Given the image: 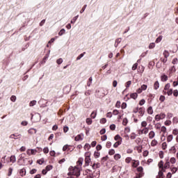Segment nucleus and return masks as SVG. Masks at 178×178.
<instances>
[{"label":"nucleus","instance_id":"1","mask_svg":"<svg viewBox=\"0 0 178 178\" xmlns=\"http://www.w3.org/2000/svg\"><path fill=\"white\" fill-rule=\"evenodd\" d=\"M69 172L67 173V176H73L74 177L78 178L80 176V172L81 170L80 168L74 166H70L68 168Z\"/></svg>","mask_w":178,"mask_h":178},{"label":"nucleus","instance_id":"2","mask_svg":"<svg viewBox=\"0 0 178 178\" xmlns=\"http://www.w3.org/2000/svg\"><path fill=\"white\" fill-rule=\"evenodd\" d=\"M91 156V152H88L85 153V163L86 166H88L90 165V162H91V159L90 158Z\"/></svg>","mask_w":178,"mask_h":178},{"label":"nucleus","instance_id":"3","mask_svg":"<svg viewBox=\"0 0 178 178\" xmlns=\"http://www.w3.org/2000/svg\"><path fill=\"white\" fill-rule=\"evenodd\" d=\"M83 162H84V159L83 158H79L76 162V168H78L81 170V166H83Z\"/></svg>","mask_w":178,"mask_h":178},{"label":"nucleus","instance_id":"4","mask_svg":"<svg viewBox=\"0 0 178 178\" xmlns=\"http://www.w3.org/2000/svg\"><path fill=\"white\" fill-rule=\"evenodd\" d=\"M51 52L50 50H49L48 54H45V56L43 58V60L40 63V65H44V63L47 62V59L49 58V53Z\"/></svg>","mask_w":178,"mask_h":178},{"label":"nucleus","instance_id":"5","mask_svg":"<svg viewBox=\"0 0 178 178\" xmlns=\"http://www.w3.org/2000/svg\"><path fill=\"white\" fill-rule=\"evenodd\" d=\"M72 149V145H65L63 147V151H70Z\"/></svg>","mask_w":178,"mask_h":178},{"label":"nucleus","instance_id":"6","mask_svg":"<svg viewBox=\"0 0 178 178\" xmlns=\"http://www.w3.org/2000/svg\"><path fill=\"white\" fill-rule=\"evenodd\" d=\"M139 113L140 116H144V113H145V108L140 107L139 108Z\"/></svg>","mask_w":178,"mask_h":178},{"label":"nucleus","instance_id":"7","mask_svg":"<svg viewBox=\"0 0 178 178\" xmlns=\"http://www.w3.org/2000/svg\"><path fill=\"white\" fill-rule=\"evenodd\" d=\"M163 55L164 58L168 59V58H169L170 54L169 53V51L168 50H164Z\"/></svg>","mask_w":178,"mask_h":178},{"label":"nucleus","instance_id":"8","mask_svg":"<svg viewBox=\"0 0 178 178\" xmlns=\"http://www.w3.org/2000/svg\"><path fill=\"white\" fill-rule=\"evenodd\" d=\"M83 135H78L74 138L75 141H81L83 140Z\"/></svg>","mask_w":178,"mask_h":178},{"label":"nucleus","instance_id":"9","mask_svg":"<svg viewBox=\"0 0 178 178\" xmlns=\"http://www.w3.org/2000/svg\"><path fill=\"white\" fill-rule=\"evenodd\" d=\"M19 175L23 177V176H26V169L22 168L19 170Z\"/></svg>","mask_w":178,"mask_h":178},{"label":"nucleus","instance_id":"10","mask_svg":"<svg viewBox=\"0 0 178 178\" xmlns=\"http://www.w3.org/2000/svg\"><path fill=\"white\" fill-rule=\"evenodd\" d=\"M170 168V162H169V160H167L165 163L164 164V168L169 169Z\"/></svg>","mask_w":178,"mask_h":178},{"label":"nucleus","instance_id":"11","mask_svg":"<svg viewBox=\"0 0 178 178\" xmlns=\"http://www.w3.org/2000/svg\"><path fill=\"white\" fill-rule=\"evenodd\" d=\"M149 130V129L148 128H143V129L140 130V133L142 134H147Z\"/></svg>","mask_w":178,"mask_h":178},{"label":"nucleus","instance_id":"12","mask_svg":"<svg viewBox=\"0 0 178 178\" xmlns=\"http://www.w3.org/2000/svg\"><path fill=\"white\" fill-rule=\"evenodd\" d=\"M35 133H37V129H35L34 128H31L29 130V134H35Z\"/></svg>","mask_w":178,"mask_h":178},{"label":"nucleus","instance_id":"13","mask_svg":"<svg viewBox=\"0 0 178 178\" xmlns=\"http://www.w3.org/2000/svg\"><path fill=\"white\" fill-rule=\"evenodd\" d=\"M10 162L12 163H15V162H16V156L15 155H13L10 157Z\"/></svg>","mask_w":178,"mask_h":178},{"label":"nucleus","instance_id":"14","mask_svg":"<svg viewBox=\"0 0 178 178\" xmlns=\"http://www.w3.org/2000/svg\"><path fill=\"white\" fill-rule=\"evenodd\" d=\"M120 158H122V156L120 155V154H115L114 155L115 161H119V159H120Z\"/></svg>","mask_w":178,"mask_h":178},{"label":"nucleus","instance_id":"15","mask_svg":"<svg viewBox=\"0 0 178 178\" xmlns=\"http://www.w3.org/2000/svg\"><path fill=\"white\" fill-rule=\"evenodd\" d=\"M77 19H79V15L74 17L73 19H71L70 23L72 24H74L76 23V20H77Z\"/></svg>","mask_w":178,"mask_h":178},{"label":"nucleus","instance_id":"16","mask_svg":"<svg viewBox=\"0 0 178 178\" xmlns=\"http://www.w3.org/2000/svg\"><path fill=\"white\" fill-rule=\"evenodd\" d=\"M162 38H163V36H162V35L159 36V37L156 39L155 42H156V44H159V42H161V41H162Z\"/></svg>","mask_w":178,"mask_h":178},{"label":"nucleus","instance_id":"17","mask_svg":"<svg viewBox=\"0 0 178 178\" xmlns=\"http://www.w3.org/2000/svg\"><path fill=\"white\" fill-rule=\"evenodd\" d=\"M159 88V81H156L154 85V89L158 90Z\"/></svg>","mask_w":178,"mask_h":178},{"label":"nucleus","instance_id":"18","mask_svg":"<svg viewBox=\"0 0 178 178\" xmlns=\"http://www.w3.org/2000/svg\"><path fill=\"white\" fill-rule=\"evenodd\" d=\"M114 140L115 141H120V143H122V137H120L119 135H116L114 138Z\"/></svg>","mask_w":178,"mask_h":178},{"label":"nucleus","instance_id":"19","mask_svg":"<svg viewBox=\"0 0 178 178\" xmlns=\"http://www.w3.org/2000/svg\"><path fill=\"white\" fill-rule=\"evenodd\" d=\"M131 98L133 99H137V97H138V95L137 93H132L130 95Z\"/></svg>","mask_w":178,"mask_h":178},{"label":"nucleus","instance_id":"20","mask_svg":"<svg viewBox=\"0 0 178 178\" xmlns=\"http://www.w3.org/2000/svg\"><path fill=\"white\" fill-rule=\"evenodd\" d=\"M158 166H159V169H162V170H163V161H161L159 164H158Z\"/></svg>","mask_w":178,"mask_h":178},{"label":"nucleus","instance_id":"21","mask_svg":"<svg viewBox=\"0 0 178 178\" xmlns=\"http://www.w3.org/2000/svg\"><path fill=\"white\" fill-rule=\"evenodd\" d=\"M147 113H149V115H152V113H154V110H152V106H149L147 108Z\"/></svg>","mask_w":178,"mask_h":178},{"label":"nucleus","instance_id":"22","mask_svg":"<svg viewBox=\"0 0 178 178\" xmlns=\"http://www.w3.org/2000/svg\"><path fill=\"white\" fill-rule=\"evenodd\" d=\"M135 149H136L139 154L143 152V147L141 146H136Z\"/></svg>","mask_w":178,"mask_h":178},{"label":"nucleus","instance_id":"23","mask_svg":"<svg viewBox=\"0 0 178 178\" xmlns=\"http://www.w3.org/2000/svg\"><path fill=\"white\" fill-rule=\"evenodd\" d=\"M170 152L171 154H176V147L175 146H172L170 148Z\"/></svg>","mask_w":178,"mask_h":178},{"label":"nucleus","instance_id":"24","mask_svg":"<svg viewBox=\"0 0 178 178\" xmlns=\"http://www.w3.org/2000/svg\"><path fill=\"white\" fill-rule=\"evenodd\" d=\"M65 33H66V30H65V29H62L59 33H58V35L62 36L63 35V34H65Z\"/></svg>","mask_w":178,"mask_h":178},{"label":"nucleus","instance_id":"25","mask_svg":"<svg viewBox=\"0 0 178 178\" xmlns=\"http://www.w3.org/2000/svg\"><path fill=\"white\" fill-rule=\"evenodd\" d=\"M162 149L165 150L166 149V148H168V144L166 143V142H163L162 143V146H161Z\"/></svg>","mask_w":178,"mask_h":178},{"label":"nucleus","instance_id":"26","mask_svg":"<svg viewBox=\"0 0 178 178\" xmlns=\"http://www.w3.org/2000/svg\"><path fill=\"white\" fill-rule=\"evenodd\" d=\"M54 167L51 165H48L46 166L45 168V170L47 171V172H49V170H52V168Z\"/></svg>","mask_w":178,"mask_h":178},{"label":"nucleus","instance_id":"27","mask_svg":"<svg viewBox=\"0 0 178 178\" xmlns=\"http://www.w3.org/2000/svg\"><path fill=\"white\" fill-rule=\"evenodd\" d=\"M165 176H163V172L162 171H159V175L156 177V178H164Z\"/></svg>","mask_w":178,"mask_h":178},{"label":"nucleus","instance_id":"28","mask_svg":"<svg viewBox=\"0 0 178 178\" xmlns=\"http://www.w3.org/2000/svg\"><path fill=\"white\" fill-rule=\"evenodd\" d=\"M92 169H98L99 168V163H93L92 165Z\"/></svg>","mask_w":178,"mask_h":178},{"label":"nucleus","instance_id":"29","mask_svg":"<svg viewBox=\"0 0 178 178\" xmlns=\"http://www.w3.org/2000/svg\"><path fill=\"white\" fill-rule=\"evenodd\" d=\"M44 162H45V160L44 159H40L37 161V163H38L39 165H42Z\"/></svg>","mask_w":178,"mask_h":178},{"label":"nucleus","instance_id":"30","mask_svg":"<svg viewBox=\"0 0 178 178\" xmlns=\"http://www.w3.org/2000/svg\"><path fill=\"white\" fill-rule=\"evenodd\" d=\"M36 104H37V101L33 100L30 102L29 106H34V105H36Z\"/></svg>","mask_w":178,"mask_h":178},{"label":"nucleus","instance_id":"31","mask_svg":"<svg viewBox=\"0 0 178 178\" xmlns=\"http://www.w3.org/2000/svg\"><path fill=\"white\" fill-rule=\"evenodd\" d=\"M122 144V142L120 141H117L114 145L113 147L114 148H118V147H119V145H120Z\"/></svg>","mask_w":178,"mask_h":178},{"label":"nucleus","instance_id":"32","mask_svg":"<svg viewBox=\"0 0 178 178\" xmlns=\"http://www.w3.org/2000/svg\"><path fill=\"white\" fill-rule=\"evenodd\" d=\"M172 140H173V136L172 135H169L167 137V141L168 143H170V141H172Z\"/></svg>","mask_w":178,"mask_h":178},{"label":"nucleus","instance_id":"33","mask_svg":"<svg viewBox=\"0 0 178 178\" xmlns=\"http://www.w3.org/2000/svg\"><path fill=\"white\" fill-rule=\"evenodd\" d=\"M161 81H168V76L166 75L161 76Z\"/></svg>","mask_w":178,"mask_h":178},{"label":"nucleus","instance_id":"34","mask_svg":"<svg viewBox=\"0 0 178 178\" xmlns=\"http://www.w3.org/2000/svg\"><path fill=\"white\" fill-rule=\"evenodd\" d=\"M139 163L136 161V160H134V162L132 163V167L133 168H137L138 166Z\"/></svg>","mask_w":178,"mask_h":178},{"label":"nucleus","instance_id":"35","mask_svg":"<svg viewBox=\"0 0 178 178\" xmlns=\"http://www.w3.org/2000/svg\"><path fill=\"white\" fill-rule=\"evenodd\" d=\"M156 144H158V141H156V140H153L151 142V145L152 147H155V145H156Z\"/></svg>","mask_w":178,"mask_h":178},{"label":"nucleus","instance_id":"36","mask_svg":"<svg viewBox=\"0 0 178 178\" xmlns=\"http://www.w3.org/2000/svg\"><path fill=\"white\" fill-rule=\"evenodd\" d=\"M130 86H131V81H128L125 83V87H126V88H129V87H130Z\"/></svg>","mask_w":178,"mask_h":178},{"label":"nucleus","instance_id":"37","mask_svg":"<svg viewBox=\"0 0 178 178\" xmlns=\"http://www.w3.org/2000/svg\"><path fill=\"white\" fill-rule=\"evenodd\" d=\"M170 163H172V164L176 163V158L172 157V158L170 159Z\"/></svg>","mask_w":178,"mask_h":178},{"label":"nucleus","instance_id":"38","mask_svg":"<svg viewBox=\"0 0 178 178\" xmlns=\"http://www.w3.org/2000/svg\"><path fill=\"white\" fill-rule=\"evenodd\" d=\"M84 54H86V52H83V54H81L79 56H78L76 58V60H80V59H81V58L84 56Z\"/></svg>","mask_w":178,"mask_h":178},{"label":"nucleus","instance_id":"39","mask_svg":"<svg viewBox=\"0 0 178 178\" xmlns=\"http://www.w3.org/2000/svg\"><path fill=\"white\" fill-rule=\"evenodd\" d=\"M90 148H91V146H90L88 143H86V144L84 145V149L88 150V149H90Z\"/></svg>","mask_w":178,"mask_h":178},{"label":"nucleus","instance_id":"40","mask_svg":"<svg viewBox=\"0 0 178 178\" xmlns=\"http://www.w3.org/2000/svg\"><path fill=\"white\" fill-rule=\"evenodd\" d=\"M99 155H101V153H99V152H95L94 153L95 158H99Z\"/></svg>","mask_w":178,"mask_h":178},{"label":"nucleus","instance_id":"41","mask_svg":"<svg viewBox=\"0 0 178 178\" xmlns=\"http://www.w3.org/2000/svg\"><path fill=\"white\" fill-rule=\"evenodd\" d=\"M16 99H17L16 96L12 95L10 97V101H12V102H16Z\"/></svg>","mask_w":178,"mask_h":178},{"label":"nucleus","instance_id":"42","mask_svg":"<svg viewBox=\"0 0 178 178\" xmlns=\"http://www.w3.org/2000/svg\"><path fill=\"white\" fill-rule=\"evenodd\" d=\"M138 67V63H136L134 64V65L132 66V70H136Z\"/></svg>","mask_w":178,"mask_h":178},{"label":"nucleus","instance_id":"43","mask_svg":"<svg viewBox=\"0 0 178 178\" xmlns=\"http://www.w3.org/2000/svg\"><path fill=\"white\" fill-rule=\"evenodd\" d=\"M63 63V59H62V58H58L56 60V63H58V65H62Z\"/></svg>","mask_w":178,"mask_h":178},{"label":"nucleus","instance_id":"44","mask_svg":"<svg viewBox=\"0 0 178 178\" xmlns=\"http://www.w3.org/2000/svg\"><path fill=\"white\" fill-rule=\"evenodd\" d=\"M154 47H155V43H154V42L150 43L149 45V49H154Z\"/></svg>","mask_w":178,"mask_h":178},{"label":"nucleus","instance_id":"45","mask_svg":"<svg viewBox=\"0 0 178 178\" xmlns=\"http://www.w3.org/2000/svg\"><path fill=\"white\" fill-rule=\"evenodd\" d=\"M169 88H170V83H167L165 86V88H164V90L166 91V90H169Z\"/></svg>","mask_w":178,"mask_h":178},{"label":"nucleus","instance_id":"46","mask_svg":"<svg viewBox=\"0 0 178 178\" xmlns=\"http://www.w3.org/2000/svg\"><path fill=\"white\" fill-rule=\"evenodd\" d=\"M127 123H129V121L127 120V118H124L123 121H122V124L124 126H126V124H127Z\"/></svg>","mask_w":178,"mask_h":178},{"label":"nucleus","instance_id":"47","mask_svg":"<svg viewBox=\"0 0 178 178\" xmlns=\"http://www.w3.org/2000/svg\"><path fill=\"white\" fill-rule=\"evenodd\" d=\"M108 155H115V149H111L108 152Z\"/></svg>","mask_w":178,"mask_h":178},{"label":"nucleus","instance_id":"48","mask_svg":"<svg viewBox=\"0 0 178 178\" xmlns=\"http://www.w3.org/2000/svg\"><path fill=\"white\" fill-rule=\"evenodd\" d=\"M13 172V169L12 168H10L8 169V176H12V172Z\"/></svg>","mask_w":178,"mask_h":178},{"label":"nucleus","instance_id":"49","mask_svg":"<svg viewBox=\"0 0 178 178\" xmlns=\"http://www.w3.org/2000/svg\"><path fill=\"white\" fill-rule=\"evenodd\" d=\"M171 172L172 173V175H174V173H176L177 172V168L174 167L171 169Z\"/></svg>","mask_w":178,"mask_h":178},{"label":"nucleus","instance_id":"50","mask_svg":"<svg viewBox=\"0 0 178 178\" xmlns=\"http://www.w3.org/2000/svg\"><path fill=\"white\" fill-rule=\"evenodd\" d=\"M37 154V149H31V155H35Z\"/></svg>","mask_w":178,"mask_h":178},{"label":"nucleus","instance_id":"51","mask_svg":"<svg viewBox=\"0 0 178 178\" xmlns=\"http://www.w3.org/2000/svg\"><path fill=\"white\" fill-rule=\"evenodd\" d=\"M86 123L87 124H91V123H92V120H91V118H87Z\"/></svg>","mask_w":178,"mask_h":178},{"label":"nucleus","instance_id":"52","mask_svg":"<svg viewBox=\"0 0 178 178\" xmlns=\"http://www.w3.org/2000/svg\"><path fill=\"white\" fill-rule=\"evenodd\" d=\"M86 8H87V4H85L83 6L82 9L80 10V13H83L84 12V10H86Z\"/></svg>","mask_w":178,"mask_h":178},{"label":"nucleus","instance_id":"53","mask_svg":"<svg viewBox=\"0 0 178 178\" xmlns=\"http://www.w3.org/2000/svg\"><path fill=\"white\" fill-rule=\"evenodd\" d=\"M100 123H102V124H105V123H106V118H102L100 120Z\"/></svg>","mask_w":178,"mask_h":178},{"label":"nucleus","instance_id":"54","mask_svg":"<svg viewBox=\"0 0 178 178\" xmlns=\"http://www.w3.org/2000/svg\"><path fill=\"white\" fill-rule=\"evenodd\" d=\"M35 173H37V169H35V168L32 169V170L30 171V175H35Z\"/></svg>","mask_w":178,"mask_h":178},{"label":"nucleus","instance_id":"55","mask_svg":"<svg viewBox=\"0 0 178 178\" xmlns=\"http://www.w3.org/2000/svg\"><path fill=\"white\" fill-rule=\"evenodd\" d=\"M160 115V119H161V120H162V119H165V118H166V115H165V113H161V114H159Z\"/></svg>","mask_w":178,"mask_h":178},{"label":"nucleus","instance_id":"56","mask_svg":"<svg viewBox=\"0 0 178 178\" xmlns=\"http://www.w3.org/2000/svg\"><path fill=\"white\" fill-rule=\"evenodd\" d=\"M159 158H161V159H163V151L159 152Z\"/></svg>","mask_w":178,"mask_h":178},{"label":"nucleus","instance_id":"57","mask_svg":"<svg viewBox=\"0 0 178 178\" xmlns=\"http://www.w3.org/2000/svg\"><path fill=\"white\" fill-rule=\"evenodd\" d=\"M43 152L44 154H48V152H49V149L48 147H44L43 149Z\"/></svg>","mask_w":178,"mask_h":178},{"label":"nucleus","instance_id":"58","mask_svg":"<svg viewBox=\"0 0 178 178\" xmlns=\"http://www.w3.org/2000/svg\"><path fill=\"white\" fill-rule=\"evenodd\" d=\"M177 62H178V59H177V58H174V59L172 60V63L173 65H177Z\"/></svg>","mask_w":178,"mask_h":178},{"label":"nucleus","instance_id":"59","mask_svg":"<svg viewBox=\"0 0 178 178\" xmlns=\"http://www.w3.org/2000/svg\"><path fill=\"white\" fill-rule=\"evenodd\" d=\"M167 94L168 96L172 95V94H173V89L168 90Z\"/></svg>","mask_w":178,"mask_h":178},{"label":"nucleus","instance_id":"60","mask_svg":"<svg viewBox=\"0 0 178 178\" xmlns=\"http://www.w3.org/2000/svg\"><path fill=\"white\" fill-rule=\"evenodd\" d=\"M125 162H126V163H130V162H131V157H127L125 159Z\"/></svg>","mask_w":178,"mask_h":178},{"label":"nucleus","instance_id":"61","mask_svg":"<svg viewBox=\"0 0 178 178\" xmlns=\"http://www.w3.org/2000/svg\"><path fill=\"white\" fill-rule=\"evenodd\" d=\"M124 133H125V134H127L130 133V128L129 127H126L124 129Z\"/></svg>","mask_w":178,"mask_h":178},{"label":"nucleus","instance_id":"62","mask_svg":"<svg viewBox=\"0 0 178 178\" xmlns=\"http://www.w3.org/2000/svg\"><path fill=\"white\" fill-rule=\"evenodd\" d=\"M165 99H166V98H165V96H163V95H161V96H160V98H159V99H160V101H161V102H163Z\"/></svg>","mask_w":178,"mask_h":178},{"label":"nucleus","instance_id":"63","mask_svg":"<svg viewBox=\"0 0 178 178\" xmlns=\"http://www.w3.org/2000/svg\"><path fill=\"white\" fill-rule=\"evenodd\" d=\"M22 126H27L29 124V122L27 121H22L21 122Z\"/></svg>","mask_w":178,"mask_h":178},{"label":"nucleus","instance_id":"64","mask_svg":"<svg viewBox=\"0 0 178 178\" xmlns=\"http://www.w3.org/2000/svg\"><path fill=\"white\" fill-rule=\"evenodd\" d=\"M94 177H95V175H94V174H90L86 177V178H94Z\"/></svg>","mask_w":178,"mask_h":178}]
</instances>
